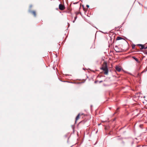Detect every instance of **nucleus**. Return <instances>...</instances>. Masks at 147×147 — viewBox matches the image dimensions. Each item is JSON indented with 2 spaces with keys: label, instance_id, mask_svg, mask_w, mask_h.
Wrapping results in <instances>:
<instances>
[{
  "label": "nucleus",
  "instance_id": "f257e3e1",
  "mask_svg": "<svg viewBox=\"0 0 147 147\" xmlns=\"http://www.w3.org/2000/svg\"><path fill=\"white\" fill-rule=\"evenodd\" d=\"M101 69L104 71V74L105 75H108V70L107 67V64L106 62H104Z\"/></svg>",
  "mask_w": 147,
  "mask_h": 147
},
{
  "label": "nucleus",
  "instance_id": "f03ea898",
  "mask_svg": "<svg viewBox=\"0 0 147 147\" xmlns=\"http://www.w3.org/2000/svg\"><path fill=\"white\" fill-rule=\"evenodd\" d=\"M115 50L117 52H121L122 51V49L119 48L118 46H116L115 48Z\"/></svg>",
  "mask_w": 147,
  "mask_h": 147
},
{
  "label": "nucleus",
  "instance_id": "7ed1b4c3",
  "mask_svg": "<svg viewBox=\"0 0 147 147\" xmlns=\"http://www.w3.org/2000/svg\"><path fill=\"white\" fill-rule=\"evenodd\" d=\"M59 9L61 10H63L65 9V7L64 5L60 4L59 5Z\"/></svg>",
  "mask_w": 147,
  "mask_h": 147
},
{
  "label": "nucleus",
  "instance_id": "20e7f679",
  "mask_svg": "<svg viewBox=\"0 0 147 147\" xmlns=\"http://www.w3.org/2000/svg\"><path fill=\"white\" fill-rule=\"evenodd\" d=\"M28 11L29 12L32 14L34 17H36V13L35 11H32L30 9H29Z\"/></svg>",
  "mask_w": 147,
  "mask_h": 147
},
{
  "label": "nucleus",
  "instance_id": "39448f33",
  "mask_svg": "<svg viewBox=\"0 0 147 147\" xmlns=\"http://www.w3.org/2000/svg\"><path fill=\"white\" fill-rule=\"evenodd\" d=\"M84 114L83 113H82V114L79 113V114H78V115L77 116V117H76L75 122L76 123L77 121L79 119L80 116H81L82 115H83Z\"/></svg>",
  "mask_w": 147,
  "mask_h": 147
},
{
  "label": "nucleus",
  "instance_id": "423d86ee",
  "mask_svg": "<svg viewBox=\"0 0 147 147\" xmlns=\"http://www.w3.org/2000/svg\"><path fill=\"white\" fill-rule=\"evenodd\" d=\"M115 69L118 72H120L121 69V68L120 66H116L115 67Z\"/></svg>",
  "mask_w": 147,
  "mask_h": 147
},
{
  "label": "nucleus",
  "instance_id": "0eeeda50",
  "mask_svg": "<svg viewBox=\"0 0 147 147\" xmlns=\"http://www.w3.org/2000/svg\"><path fill=\"white\" fill-rule=\"evenodd\" d=\"M138 46L140 47H141V48H140V49H147V47H144V45L141 44H138L137 45Z\"/></svg>",
  "mask_w": 147,
  "mask_h": 147
},
{
  "label": "nucleus",
  "instance_id": "6e6552de",
  "mask_svg": "<svg viewBox=\"0 0 147 147\" xmlns=\"http://www.w3.org/2000/svg\"><path fill=\"white\" fill-rule=\"evenodd\" d=\"M122 39L123 38L122 37L119 36H118L116 40H120Z\"/></svg>",
  "mask_w": 147,
  "mask_h": 147
},
{
  "label": "nucleus",
  "instance_id": "1a4fd4ad",
  "mask_svg": "<svg viewBox=\"0 0 147 147\" xmlns=\"http://www.w3.org/2000/svg\"><path fill=\"white\" fill-rule=\"evenodd\" d=\"M147 70V69H146V67L145 68V69H144L142 72L141 74H142L144 72H146Z\"/></svg>",
  "mask_w": 147,
  "mask_h": 147
},
{
  "label": "nucleus",
  "instance_id": "9d476101",
  "mask_svg": "<svg viewBox=\"0 0 147 147\" xmlns=\"http://www.w3.org/2000/svg\"><path fill=\"white\" fill-rule=\"evenodd\" d=\"M133 58L137 61H138V59L136 58L135 57H133Z\"/></svg>",
  "mask_w": 147,
  "mask_h": 147
},
{
  "label": "nucleus",
  "instance_id": "9b49d317",
  "mask_svg": "<svg viewBox=\"0 0 147 147\" xmlns=\"http://www.w3.org/2000/svg\"><path fill=\"white\" fill-rule=\"evenodd\" d=\"M32 6H33L32 5H30L29 6V9L31 10V8L32 7Z\"/></svg>",
  "mask_w": 147,
  "mask_h": 147
},
{
  "label": "nucleus",
  "instance_id": "f8f14e48",
  "mask_svg": "<svg viewBox=\"0 0 147 147\" xmlns=\"http://www.w3.org/2000/svg\"><path fill=\"white\" fill-rule=\"evenodd\" d=\"M132 48L133 49H134L135 48V45H132Z\"/></svg>",
  "mask_w": 147,
  "mask_h": 147
},
{
  "label": "nucleus",
  "instance_id": "ddd939ff",
  "mask_svg": "<svg viewBox=\"0 0 147 147\" xmlns=\"http://www.w3.org/2000/svg\"><path fill=\"white\" fill-rule=\"evenodd\" d=\"M86 7H87L88 8H89V5H86Z\"/></svg>",
  "mask_w": 147,
  "mask_h": 147
},
{
  "label": "nucleus",
  "instance_id": "4468645a",
  "mask_svg": "<svg viewBox=\"0 0 147 147\" xmlns=\"http://www.w3.org/2000/svg\"><path fill=\"white\" fill-rule=\"evenodd\" d=\"M77 18V16H76L75 18V20L76 19V18Z\"/></svg>",
  "mask_w": 147,
  "mask_h": 147
},
{
  "label": "nucleus",
  "instance_id": "2eb2a0df",
  "mask_svg": "<svg viewBox=\"0 0 147 147\" xmlns=\"http://www.w3.org/2000/svg\"><path fill=\"white\" fill-rule=\"evenodd\" d=\"M143 103L144 104L145 103V102H144V101H143Z\"/></svg>",
  "mask_w": 147,
  "mask_h": 147
},
{
  "label": "nucleus",
  "instance_id": "dca6fc26",
  "mask_svg": "<svg viewBox=\"0 0 147 147\" xmlns=\"http://www.w3.org/2000/svg\"><path fill=\"white\" fill-rule=\"evenodd\" d=\"M147 52H146H146H145V54H147Z\"/></svg>",
  "mask_w": 147,
  "mask_h": 147
},
{
  "label": "nucleus",
  "instance_id": "f3484780",
  "mask_svg": "<svg viewBox=\"0 0 147 147\" xmlns=\"http://www.w3.org/2000/svg\"><path fill=\"white\" fill-rule=\"evenodd\" d=\"M74 21H75V20H74V21H73V22H74Z\"/></svg>",
  "mask_w": 147,
  "mask_h": 147
}]
</instances>
